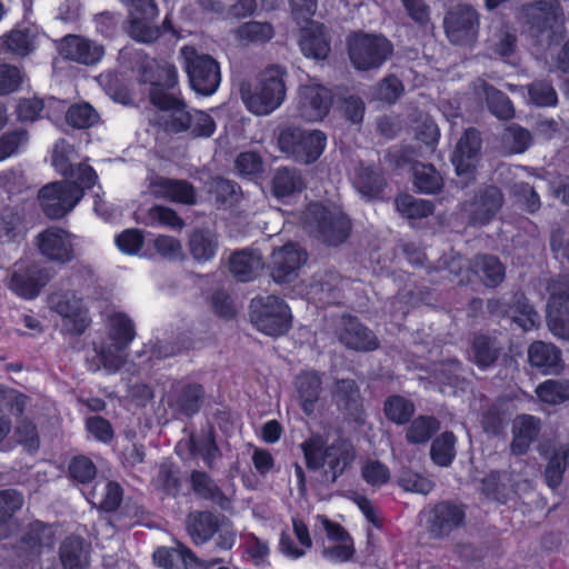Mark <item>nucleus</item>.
Listing matches in <instances>:
<instances>
[{
    "instance_id": "nucleus-19",
    "label": "nucleus",
    "mask_w": 569,
    "mask_h": 569,
    "mask_svg": "<svg viewBox=\"0 0 569 569\" xmlns=\"http://www.w3.org/2000/svg\"><path fill=\"white\" fill-rule=\"evenodd\" d=\"M355 459L356 449L353 445L349 440L338 437L327 445L325 451V479L332 483L336 482L351 467Z\"/></svg>"
},
{
    "instance_id": "nucleus-48",
    "label": "nucleus",
    "mask_w": 569,
    "mask_h": 569,
    "mask_svg": "<svg viewBox=\"0 0 569 569\" xmlns=\"http://www.w3.org/2000/svg\"><path fill=\"white\" fill-rule=\"evenodd\" d=\"M509 311L512 313L513 321L525 331L537 328L539 325V315L523 293L513 296Z\"/></svg>"
},
{
    "instance_id": "nucleus-15",
    "label": "nucleus",
    "mask_w": 569,
    "mask_h": 569,
    "mask_svg": "<svg viewBox=\"0 0 569 569\" xmlns=\"http://www.w3.org/2000/svg\"><path fill=\"white\" fill-rule=\"evenodd\" d=\"M46 268L36 262L16 263L7 288L17 297L24 300L36 299L49 282Z\"/></svg>"
},
{
    "instance_id": "nucleus-16",
    "label": "nucleus",
    "mask_w": 569,
    "mask_h": 569,
    "mask_svg": "<svg viewBox=\"0 0 569 569\" xmlns=\"http://www.w3.org/2000/svg\"><path fill=\"white\" fill-rule=\"evenodd\" d=\"M54 541L52 525L36 519L21 530L13 548L17 556L33 560L42 555L44 547H53Z\"/></svg>"
},
{
    "instance_id": "nucleus-44",
    "label": "nucleus",
    "mask_w": 569,
    "mask_h": 569,
    "mask_svg": "<svg viewBox=\"0 0 569 569\" xmlns=\"http://www.w3.org/2000/svg\"><path fill=\"white\" fill-rule=\"evenodd\" d=\"M218 239L208 230H194L189 239V250L192 258L199 262H207L214 258L218 251Z\"/></svg>"
},
{
    "instance_id": "nucleus-10",
    "label": "nucleus",
    "mask_w": 569,
    "mask_h": 569,
    "mask_svg": "<svg viewBox=\"0 0 569 569\" xmlns=\"http://www.w3.org/2000/svg\"><path fill=\"white\" fill-rule=\"evenodd\" d=\"M129 11V34L141 43H153L160 38L154 24L159 10L154 0H124Z\"/></svg>"
},
{
    "instance_id": "nucleus-23",
    "label": "nucleus",
    "mask_w": 569,
    "mask_h": 569,
    "mask_svg": "<svg viewBox=\"0 0 569 569\" xmlns=\"http://www.w3.org/2000/svg\"><path fill=\"white\" fill-rule=\"evenodd\" d=\"M134 70L139 76V81L150 84V88L160 84L172 88L179 84L178 71L174 66L170 63H159L156 59L147 54L138 57Z\"/></svg>"
},
{
    "instance_id": "nucleus-37",
    "label": "nucleus",
    "mask_w": 569,
    "mask_h": 569,
    "mask_svg": "<svg viewBox=\"0 0 569 569\" xmlns=\"http://www.w3.org/2000/svg\"><path fill=\"white\" fill-rule=\"evenodd\" d=\"M471 273L476 274L487 288H497L505 279L506 269L498 257L482 254L472 261Z\"/></svg>"
},
{
    "instance_id": "nucleus-26",
    "label": "nucleus",
    "mask_w": 569,
    "mask_h": 569,
    "mask_svg": "<svg viewBox=\"0 0 569 569\" xmlns=\"http://www.w3.org/2000/svg\"><path fill=\"white\" fill-rule=\"evenodd\" d=\"M528 361L541 375H558L563 369L561 350L541 340L533 341L529 346Z\"/></svg>"
},
{
    "instance_id": "nucleus-62",
    "label": "nucleus",
    "mask_w": 569,
    "mask_h": 569,
    "mask_svg": "<svg viewBox=\"0 0 569 569\" xmlns=\"http://www.w3.org/2000/svg\"><path fill=\"white\" fill-rule=\"evenodd\" d=\"M502 472L492 470L482 479V489L485 495L500 503H506L509 499V488L501 479Z\"/></svg>"
},
{
    "instance_id": "nucleus-46",
    "label": "nucleus",
    "mask_w": 569,
    "mask_h": 569,
    "mask_svg": "<svg viewBox=\"0 0 569 569\" xmlns=\"http://www.w3.org/2000/svg\"><path fill=\"white\" fill-rule=\"evenodd\" d=\"M537 398L547 405L557 406L569 401V379H548L535 390Z\"/></svg>"
},
{
    "instance_id": "nucleus-47",
    "label": "nucleus",
    "mask_w": 569,
    "mask_h": 569,
    "mask_svg": "<svg viewBox=\"0 0 569 569\" xmlns=\"http://www.w3.org/2000/svg\"><path fill=\"white\" fill-rule=\"evenodd\" d=\"M569 465V445L556 449L549 457L545 468V481L551 489L560 486L563 473Z\"/></svg>"
},
{
    "instance_id": "nucleus-6",
    "label": "nucleus",
    "mask_w": 569,
    "mask_h": 569,
    "mask_svg": "<svg viewBox=\"0 0 569 569\" xmlns=\"http://www.w3.org/2000/svg\"><path fill=\"white\" fill-rule=\"evenodd\" d=\"M82 198L83 191L76 182H49L38 192L41 211L51 220L63 218Z\"/></svg>"
},
{
    "instance_id": "nucleus-53",
    "label": "nucleus",
    "mask_w": 569,
    "mask_h": 569,
    "mask_svg": "<svg viewBox=\"0 0 569 569\" xmlns=\"http://www.w3.org/2000/svg\"><path fill=\"white\" fill-rule=\"evenodd\" d=\"M98 469L94 462L84 455H78L68 463V477L81 485H88L97 477Z\"/></svg>"
},
{
    "instance_id": "nucleus-52",
    "label": "nucleus",
    "mask_w": 569,
    "mask_h": 569,
    "mask_svg": "<svg viewBox=\"0 0 569 569\" xmlns=\"http://www.w3.org/2000/svg\"><path fill=\"white\" fill-rule=\"evenodd\" d=\"M502 141L509 148L510 153L520 154L532 144V134L519 123H510L505 129Z\"/></svg>"
},
{
    "instance_id": "nucleus-22",
    "label": "nucleus",
    "mask_w": 569,
    "mask_h": 569,
    "mask_svg": "<svg viewBox=\"0 0 569 569\" xmlns=\"http://www.w3.org/2000/svg\"><path fill=\"white\" fill-rule=\"evenodd\" d=\"M204 393V388L200 383H181L168 396V406L176 415L192 418L200 411Z\"/></svg>"
},
{
    "instance_id": "nucleus-9",
    "label": "nucleus",
    "mask_w": 569,
    "mask_h": 569,
    "mask_svg": "<svg viewBox=\"0 0 569 569\" xmlns=\"http://www.w3.org/2000/svg\"><path fill=\"white\" fill-rule=\"evenodd\" d=\"M519 18L531 36L540 37L562 24L563 12L557 1L533 0L520 7Z\"/></svg>"
},
{
    "instance_id": "nucleus-31",
    "label": "nucleus",
    "mask_w": 569,
    "mask_h": 569,
    "mask_svg": "<svg viewBox=\"0 0 569 569\" xmlns=\"http://www.w3.org/2000/svg\"><path fill=\"white\" fill-rule=\"evenodd\" d=\"M352 182L357 191L369 200L382 199L387 188L383 172L376 166L361 164L356 170Z\"/></svg>"
},
{
    "instance_id": "nucleus-3",
    "label": "nucleus",
    "mask_w": 569,
    "mask_h": 569,
    "mask_svg": "<svg viewBox=\"0 0 569 569\" xmlns=\"http://www.w3.org/2000/svg\"><path fill=\"white\" fill-rule=\"evenodd\" d=\"M350 63L358 71L379 69L393 53L392 42L383 34L353 32L347 39Z\"/></svg>"
},
{
    "instance_id": "nucleus-30",
    "label": "nucleus",
    "mask_w": 569,
    "mask_h": 569,
    "mask_svg": "<svg viewBox=\"0 0 569 569\" xmlns=\"http://www.w3.org/2000/svg\"><path fill=\"white\" fill-rule=\"evenodd\" d=\"M501 351L498 338L489 333L476 332L470 341V359L480 370L492 367Z\"/></svg>"
},
{
    "instance_id": "nucleus-63",
    "label": "nucleus",
    "mask_w": 569,
    "mask_h": 569,
    "mask_svg": "<svg viewBox=\"0 0 569 569\" xmlns=\"http://www.w3.org/2000/svg\"><path fill=\"white\" fill-rule=\"evenodd\" d=\"M169 118L164 122L167 131L172 133H182L189 131L192 127V112L188 110L186 100L181 101V106L169 111Z\"/></svg>"
},
{
    "instance_id": "nucleus-32",
    "label": "nucleus",
    "mask_w": 569,
    "mask_h": 569,
    "mask_svg": "<svg viewBox=\"0 0 569 569\" xmlns=\"http://www.w3.org/2000/svg\"><path fill=\"white\" fill-rule=\"evenodd\" d=\"M296 388L301 410L310 416L322 391L321 373L316 370L301 371L296 378Z\"/></svg>"
},
{
    "instance_id": "nucleus-58",
    "label": "nucleus",
    "mask_w": 569,
    "mask_h": 569,
    "mask_svg": "<svg viewBox=\"0 0 569 569\" xmlns=\"http://www.w3.org/2000/svg\"><path fill=\"white\" fill-rule=\"evenodd\" d=\"M237 34L241 40L254 43H264L273 38L274 29L270 22L252 20L242 23L238 28Z\"/></svg>"
},
{
    "instance_id": "nucleus-12",
    "label": "nucleus",
    "mask_w": 569,
    "mask_h": 569,
    "mask_svg": "<svg viewBox=\"0 0 569 569\" xmlns=\"http://www.w3.org/2000/svg\"><path fill=\"white\" fill-rule=\"evenodd\" d=\"M443 27L452 44L472 46L478 37L479 14L471 6L459 4L446 14Z\"/></svg>"
},
{
    "instance_id": "nucleus-8",
    "label": "nucleus",
    "mask_w": 569,
    "mask_h": 569,
    "mask_svg": "<svg viewBox=\"0 0 569 569\" xmlns=\"http://www.w3.org/2000/svg\"><path fill=\"white\" fill-rule=\"evenodd\" d=\"M333 100L330 88L320 83L302 84L297 94V117L307 122L322 121L329 114Z\"/></svg>"
},
{
    "instance_id": "nucleus-40",
    "label": "nucleus",
    "mask_w": 569,
    "mask_h": 569,
    "mask_svg": "<svg viewBox=\"0 0 569 569\" xmlns=\"http://www.w3.org/2000/svg\"><path fill=\"white\" fill-rule=\"evenodd\" d=\"M412 184L418 193L437 194L443 188V179L433 164L417 162L412 167Z\"/></svg>"
},
{
    "instance_id": "nucleus-29",
    "label": "nucleus",
    "mask_w": 569,
    "mask_h": 569,
    "mask_svg": "<svg viewBox=\"0 0 569 569\" xmlns=\"http://www.w3.org/2000/svg\"><path fill=\"white\" fill-rule=\"evenodd\" d=\"M541 430L540 419L532 415L518 416L512 426L510 450L515 456H523L537 440Z\"/></svg>"
},
{
    "instance_id": "nucleus-5",
    "label": "nucleus",
    "mask_w": 569,
    "mask_h": 569,
    "mask_svg": "<svg viewBox=\"0 0 569 569\" xmlns=\"http://www.w3.org/2000/svg\"><path fill=\"white\" fill-rule=\"evenodd\" d=\"M307 217L318 232L319 239L332 247L347 241L351 233L352 223L347 213L338 208H329L320 202L310 203Z\"/></svg>"
},
{
    "instance_id": "nucleus-7",
    "label": "nucleus",
    "mask_w": 569,
    "mask_h": 569,
    "mask_svg": "<svg viewBox=\"0 0 569 569\" xmlns=\"http://www.w3.org/2000/svg\"><path fill=\"white\" fill-rule=\"evenodd\" d=\"M77 236L69 230L50 226L36 237L39 252L47 260L58 264H69L77 257Z\"/></svg>"
},
{
    "instance_id": "nucleus-45",
    "label": "nucleus",
    "mask_w": 569,
    "mask_h": 569,
    "mask_svg": "<svg viewBox=\"0 0 569 569\" xmlns=\"http://www.w3.org/2000/svg\"><path fill=\"white\" fill-rule=\"evenodd\" d=\"M395 204L399 213L410 220L427 218L433 214L435 211L432 201L416 199L409 193L398 196Z\"/></svg>"
},
{
    "instance_id": "nucleus-61",
    "label": "nucleus",
    "mask_w": 569,
    "mask_h": 569,
    "mask_svg": "<svg viewBox=\"0 0 569 569\" xmlns=\"http://www.w3.org/2000/svg\"><path fill=\"white\" fill-rule=\"evenodd\" d=\"M439 270L447 272V278L459 286L468 284L470 281L471 267L467 266L462 257H451L439 261Z\"/></svg>"
},
{
    "instance_id": "nucleus-18",
    "label": "nucleus",
    "mask_w": 569,
    "mask_h": 569,
    "mask_svg": "<svg viewBox=\"0 0 569 569\" xmlns=\"http://www.w3.org/2000/svg\"><path fill=\"white\" fill-rule=\"evenodd\" d=\"M503 200V193L498 187L487 184L479 188L470 201V223L486 226L491 222L500 211Z\"/></svg>"
},
{
    "instance_id": "nucleus-25",
    "label": "nucleus",
    "mask_w": 569,
    "mask_h": 569,
    "mask_svg": "<svg viewBox=\"0 0 569 569\" xmlns=\"http://www.w3.org/2000/svg\"><path fill=\"white\" fill-rule=\"evenodd\" d=\"M307 21L308 24L300 31V49L307 58L323 60L331 51L326 26L311 19Z\"/></svg>"
},
{
    "instance_id": "nucleus-33",
    "label": "nucleus",
    "mask_w": 569,
    "mask_h": 569,
    "mask_svg": "<svg viewBox=\"0 0 569 569\" xmlns=\"http://www.w3.org/2000/svg\"><path fill=\"white\" fill-rule=\"evenodd\" d=\"M59 559L63 569H88L89 550H86L84 539L76 535L66 537L59 547Z\"/></svg>"
},
{
    "instance_id": "nucleus-14",
    "label": "nucleus",
    "mask_w": 569,
    "mask_h": 569,
    "mask_svg": "<svg viewBox=\"0 0 569 569\" xmlns=\"http://www.w3.org/2000/svg\"><path fill=\"white\" fill-rule=\"evenodd\" d=\"M57 48L63 60L86 67L99 64L106 54L102 43L76 33L63 36L58 41Z\"/></svg>"
},
{
    "instance_id": "nucleus-51",
    "label": "nucleus",
    "mask_w": 569,
    "mask_h": 569,
    "mask_svg": "<svg viewBox=\"0 0 569 569\" xmlns=\"http://www.w3.org/2000/svg\"><path fill=\"white\" fill-rule=\"evenodd\" d=\"M148 99L156 109L163 112L176 109L184 100L178 86L169 88L166 84L149 88Z\"/></svg>"
},
{
    "instance_id": "nucleus-55",
    "label": "nucleus",
    "mask_w": 569,
    "mask_h": 569,
    "mask_svg": "<svg viewBox=\"0 0 569 569\" xmlns=\"http://www.w3.org/2000/svg\"><path fill=\"white\" fill-rule=\"evenodd\" d=\"M303 453L306 467L311 471L320 470L325 467V451L327 445L320 436H315L306 439L300 445Z\"/></svg>"
},
{
    "instance_id": "nucleus-21",
    "label": "nucleus",
    "mask_w": 569,
    "mask_h": 569,
    "mask_svg": "<svg viewBox=\"0 0 569 569\" xmlns=\"http://www.w3.org/2000/svg\"><path fill=\"white\" fill-rule=\"evenodd\" d=\"M332 400L338 410L355 421L360 422L363 419L365 409L362 397L358 383L353 379H338L332 389Z\"/></svg>"
},
{
    "instance_id": "nucleus-36",
    "label": "nucleus",
    "mask_w": 569,
    "mask_h": 569,
    "mask_svg": "<svg viewBox=\"0 0 569 569\" xmlns=\"http://www.w3.org/2000/svg\"><path fill=\"white\" fill-rule=\"evenodd\" d=\"M219 527L218 516L208 510L196 511L188 517V532L196 545L208 542L216 535Z\"/></svg>"
},
{
    "instance_id": "nucleus-20",
    "label": "nucleus",
    "mask_w": 569,
    "mask_h": 569,
    "mask_svg": "<svg viewBox=\"0 0 569 569\" xmlns=\"http://www.w3.org/2000/svg\"><path fill=\"white\" fill-rule=\"evenodd\" d=\"M466 523V510L462 505L439 501L430 512L429 529L436 537H447Z\"/></svg>"
},
{
    "instance_id": "nucleus-56",
    "label": "nucleus",
    "mask_w": 569,
    "mask_h": 569,
    "mask_svg": "<svg viewBox=\"0 0 569 569\" xmlns=\"http://www.w3.org/2000/svg\"><path fill=\"white\" fill-rule=\"evenodd\" d=\"M189 451L192 456H201L204 465L212 468L214 460L219 456V448L212 432L197 439L191 436L189 439Z\"/></svg>"
},
{
    "instance_id": "nucleus-64",
    "label": "nucleus",
    "mask_w": 569,
    "mask_h": 569,
    "mask_svg": "<svg viewBox=\"0 0 569 569\" xmlns=\"http://www.w3.org/2000/svg\"><path fill=\"white\" fill-rule=\"evenodd\" d=\"M158 483L167 496L178 497L181 489L179 469L173 463H162L158 472Z\"/></svg>"
},
{
    "instance_id": "nucleus-34",
    "label": "nucleus",
    "mask_w": 569,
    "mask_h": 569,
    "mask_svg": "<svg viewBox=\"0 0 569 569\" xmlns=\"http://www.w3.org/2000/svg\"><path fill=\"white\" fill-rule=\"evenodd\" d=\"M270 186L274 198L283 199L302 192L306 188V182L298 169L279 167L272 176Z\"/></svg>"
},
{
    "instance_id": "nucleus-42",
    "label": "nucleus",
    "mask_w": 569,
    "mask_h": 569,
    "mask_svg": "<svg viewBox=\"0 0 569 569\" xmlns=\"http://www.w3.org/2000/svg\"><path fill=\"white\" fill-rule=\"evenodd\" d=\"M457 437L452 431H443L437 436L430 446V458L432 462L441 468L452 465L457 451Z\"/></svg>"
},
{
    "instance_id": "nucleus-59",
    "label": "nucleus",
    "mask_w": 569,
    "mask_h": 569,
    "mask_svg": "<svg viewBox=\"0 0 569 569\" xmlns=\"http://www.w3.org/2000/svg\"><path fill=\"white\" fill-rule=\"evenodd\" d=\"M234 166L241 177L250 180L260 178L264 171L263 160L257 151L240 152Z\"/></svg>"
},
{
    "instance_id": "nucleus-60",
    "label": "nucleus",
    "mask_w": 569,
    "mask_h": 569,
    "mask_svg": "<svg viewBox=\"0 0 569 569\" xmlns=\"http://www.w3.org/2000/svg\"><path fill=\"white\" fill-rule=\"evenodd\" d=\"M209 192L214 197L218 204H232L237 201V194L240 192V186L223 177H216L210 183Z\"/></svg>"
},
{
    "instance_id": "nucleus-43",
    "label": "nucleus",
    "mask_w": 569,
    "mask_h": 569,
    "mask_svg": "<svg viewBox=\"0 0 569 569\" xmlns=\"http://www.w3.org/2000/svg\"><path fill=\"white\" fill-rule=\"evenodd\" d=\"M440 429V421L435 416L419 415L411 419L406 430V440L410 445L428 442Z\"/></svg>"
},
{
    "instance_id": "nucleus-2",
    "label": "nucleus",
    "mask_w": 569,
    "mask_h": 569,
    "mask_svg": "<svg viewBox=\"0 0 569 569\" xmlns=\"http://www.w3.org/2000/svg\"><path fill=\"white\" fill-rule=\"evenodd\" d=\"M252 326L261 333L278 338L292 328L293 316L289 305L276 295L257 296L249 305Z\"/></svg>"
},
{
    "instance_id": "nucleus-41",
    "label": "nucleus",
    "mask_w": 569,
    "mask_h": 569,
    "mask_svg": "<svg viewBox=\"0 0 569 569\" xmlns=\"http://www.w3.org/2000/svg\"><path fill=\"white\" fill-rule=\"evenodd\" d=\"M386 419L397 426H405L411 421L416 412L412 400L401 395H390L383 401Z\"/></svg>"
},
{
    "instance_id": "nucleus-39",
    "label": "nucleus",
    "mask_w": 569,
    "mask_h": 569,
    "mask_svg": "<svg viewBox=\"0 0 569 569\" xmlns=\"http://www.w3.org/2000/svg\"><path fill=\"white\" fill-rule=\"evenodd\" d=\"M109 338L117 350L123 351L136 338L133 321L124 312H116L108 319Z\"/></svg>"
},
{
    "instance_id": "nucleus-17",
    "label": "nucleus",
    "mask_w": 569,
    "mask_h": 569,
    "mask_svg": "<svg viewBox=\"0 0 569 569\" xmlns=\"http://www.w3.org/2000/svg\"><path fill=\"white\" fill-rule=\"evenodd\" d=\"M186 72L191 89L198 94L211 96L220 84L219 64L209 54H196L193 58L188 59Z\"/></svg>"
},
{
    "instance_id": "nucleus-4",
    "label": "nucleus",
    "mask_w": 569,
    "mask_h": 569,
    "mask_svg": "<svg viewBox=\"0 0 569 569\" xmlns=\"http://www.w3.org/2000/svg\"><path fill=\"white\" fill-rule=\"evenodd\" d=\"M326 146L327 136L319 129L287 127L278 136L280 151L302 164L315 163L322 156Z\"/></svg>"
},
{
    "instance_id": "nucleus-11",
    "label": "nucleus",
    "mask_w": 569,
    "mask_h": 569,
    "mask_svg": "<svg viewBox=\"0 0 569 569\" xmlns=\"http://www.w3.org/2000/svg\"><path fill=\"white\" fill-rule=\"evenodd\" d=\"M482 139L477 128H467L458 140L451 154L456 174L466 181L476 179L481 157Z\"/></svg>"
},
{
    "instance_id": "nucleus-35",
    "label": "nucleus",
    "mask_w": 569,
    "mask_h": 569,
    "mask_svg": "<svg viewBox=\"0 0 569 569\" xmlns=\"http://www.w3.org/2000/svg\"><path fill=\"white\" fill-rule=\"evenodd\" d=\"M153 559L163 569H190L198 561L194 552L180 542L174 548H158Z\"/></svg>"
},
{
    "instance_id": "nucleus-27",
    "label": "nucleus",
    "mask_w": 569,
    "mask_h": 569,
    "mask_svg": "<svg viewBox=\"0 0 569 569\" xmlns=\"http://www.w3.org/2000/svg\"><path fill=\"white\" fill-rule=\"evenodd\" d=\"M548 327L553 336L569 341V293L553 291L547 305Z\"/></svg>"
},
{
    "instance_id": "nucleus-57",
    "label": "nucleus",
    "mask_w": 569,
    "mask_h": 569,
    "mask_svg": "<svg viewBox=\"0 0 569 569\" xmlns=\"http://www.w3.org/2000/svg\"><path fill=\"white\" fill-rule=\"evenodd\" d=\"M530 101L540 108L557 107L559 99L552 84L546 80H536L528 84Z\"/></svg>"
},
{
    "instance_id": "nucleus-49",
    "label": "nucleus",
    "mask_w": 569,
    "mask_h": 569,
    "mask_svg": "<svg viewBox=\"0 0 569 569\" xmlns=\"http://www.w3.org/2000/svg\"><path fill=\"white\" fill-rule=\"evenodd\" d=\"M22 505L23 497L17 490H0V540L8 536L9 523Z\"/></svg>"
},
{
    "instance_id": "nucleus-13",
    "label": "nucleus",
    "mask_w": 569,
    "mask_h": 569,
    "mask_svg": "<svg viewBox=\"0 0 569 569\" xmlns=\"http://www.w3.org/2000/svg\"><path fill=\"white\" fill-rule=\"evenodd\" d=\"M308 252L297 242H287L273 249L270 256V276L277 283H290L307 263Z\"/></svg>"
},
{
    "instance_id": "nucleus-28",
    "label": "nucleus",
    "mask_w": 569,
    "mask_h": 569,
    "mask_svg": "<svg viewBox=\"0 0 569 569\" xmlns=\"http://www.w3.org/2000/svg\"><path fill=\"white\" fill-rule=\"evenodd\" d=\"M151 186L158 198L187 206L197 203V190L188 180L160 177Z\"/></svg>"
},
{
    "instance_id": "nucleus-24",
    "label": "nucleus",
    "mask_w": 569,
    "mask_h": 569,
    "mask_svg": "<svg viewBox=\"0 0 569 569\" xmlns=\"http://www.w3.org/2000/svg\"><path fill=\"white\" fill-rule=\"evenodd\" d=\"M339 340L347 348L357 351H373L380 345L377 336L353 316L342 318Z\"/></svg>"
},
{
    "instance_id": "nucleus-38",
    "label": "nucleus",
    "mask_w": 569,
    "mask_h": 569,
    "mask_svg": "<svg viewBox=\"0 0 569 569\" xmlns=\"http://www.w3.org/2000/svg\"><path fill=\"white\" fill-rule=\"evenodd\" d=\"M261 261V257L249 248L237 250L230 256L229 270L238 281L248 282L254 279Z\"/></svg>"
},
{
    "instance_id": "nucleus-1",
    "label": "nucleus",
    "mask_w": 569,
    "mask_h": 569,
    "mask_svg": "<svg viewBox=\"0 0 569 569\" xmlns=\"http://www.w3.org/2000/svg\"><path fill=\"white\" fill-rule=\"evenodd\" d=\"M284 67L271 64L257 77L252 90L242 92L243 102L249 111L258 116H267L277 110L287 96Z\"/></svg>"
},
{
    "instance_id": "nucleus-54",
    "label": "nucleus",
    "mask_w": 569,
    "mask_h": 569,
    "mask_svg": "<svg viewBox=\"0 0 569 569\" xmlns=\"http://www.w3.org/2000/svg\"><path fill=\"white\" fill-rule=\"evenodd\" d=\"M98 119V112L88 102L71 104L66 113L67 123L74 129H89Z\"/></svg>"
},
{
    "instance_id": "nucleus-50",
    "label": "nucleus",
    "mask_w": 569,
    "mask_h": 569,
    "mask_svg": "<svg viewBox=\"0 0 569 569\" xmlns=\"http://www.w3.org/2000/svg\"><path fill=\"white\" fill-rule=\"evenodd\" d=\"M189 481L191 490L200 499L217 501L224 497L220 487L203 470H192Z\"/></svg>"
}]
</instances>
